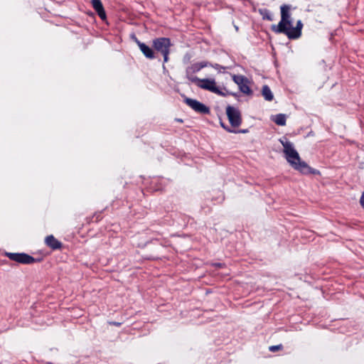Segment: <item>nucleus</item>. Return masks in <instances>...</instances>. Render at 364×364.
<instances>
[{
    "instance_id": "nucleus-1",
    "label": "nucleus",
    "mask_w": 364,
    "mask_h": 364,
    "mask_svg": "<svg viewBox=\"0 0 364 364\" xmlns=\"http://www.w3.org/2000/svg\"><path fill=\"white\" fill-rule=\"evenodd\" d=\"M284 149L283 152L288 163L295 170L303 174L314 173V171L304 161H301L299 153L291 142L288 140L279 139Z\"/></svg>"
},
{
    "instance_id": "nucleus-2",
    "label": "nucleus",
    "mask_w": 364,
    "mask_h": 364,
    "mask_svg": "<svg viewBox=\"0 0 364 364\" xmlns=\"http://www.w3.org/2000/svg\"><path fill=\"white\" fill-rule=\"evenodd\" d=\"M188 80L195 83L198 87L210 91L215 94L221 96H226L228 94V92H223L217 87L214 79H200L197 77H188Z\"/></svg>"
},
{
    "instance_id": "nucleus-3",
    "label": "nucleus",
    "mask_w": 364,
    "mask_h": 364,
    "mask_svg": "<svg viewBox=\"0 0 364 364\" xmlns=\"http://www.w3.org/2000/svg\"><path fill=\"white\" fill-rule=\"evenodd\" d=\"M281 21L278 25H272V30L277 33H283L286 32L288 26H291L290 17V6L289 5H282L281 6Z\"/></svg>"
},
{
    "instance_id": "nucleus-4",
    "label": "nucleus",
    "mask_w": 364,
    "mask_h": 364,
    "mask_svg": "<svg viewBox=\"0 0 364 364\" xmlns=\"http://www.w3.org/2000/svg\"><path fill=\"white\" fill-rule=\"evenodd\" d=\"M152 46L156 52L161 53L164 57V62L167 63L170 49L172 46L170 38L165 37L156 38L153 40Z\"/></svg>"
},
{
    "instance_id": "nucleus-5",
    "label": "nucleus",
    "mask_w": 364,
    "mask_h": 364,
    "mask_svg": "<svg viewBox=\"0 0 364 364\" xmlns=\"http://www.w3.org/2000/svg\"><path fill=\"white\" fill-rule=\"evenodd\" d=\"M5 255L11 260L23 264H30L36 262H40L41 261V258H34L26 253L6 252Z\"/></svg>"
},
{
    "instance_id": "nucleus-6",
    "label": "nucleus",
    "mask_w": 364,
    "mask_h": 364,
    "mask_svg": "<svg viewBox=\"0 0 364 364\" xmlns=\"http://www.w3.org/2000/svg\"><path fill=\"white\" fill-rule=\"evenodd\" d=\"M226 114L232 127H238L240 126L242 124V115L237 108L228 105L226 107Z\"/></svg>"
},
{
    "instance_id": "nucleus-7",
    "label": "nucleus",
    "mask_w": 364,
    "mask_h": 364,
    "mask_svg": "<svg viewBox=\"0 0 364 364\" xmlns=\"http://www.w3.org/2000/svg\"><path fill=\"white\" fill-rule=\"evenodd\" d=\"M184 102L196 112L201 114H208L210 112V109L207 106L196 100L185 97Z\"/></svg>"
},
{
    "instance_id": "nucleus-8",
    "label": "nucleus",
    "mask_w": 364,
    "mask_h": 364,
    "mask_svg": "<svg viewBox=\"0 0 364 364\" xmlns=\"http://www.w3.org/2000/svg\"><path fill=\"white\" fill-rule=\"evenodd\" d=\"M233 81L239 86L240 90L247 95L252 93L247 79L243 75H233Z\"/></svg>"
},
{
    "instance_id": "nucleus-9",
    "label": "nucleus",
    "mask_w": 364,
    "mask_h": 364,
    "mask_svg": "<svg viewBox=\"0 0 364 364\" xmlns=\"http://www.w3.org/2000/svg\"><path fill=\"white\" fill-rule=\"evenodd\" d=\"M303 24L301 21H298L296 27L288 26L284 33L289 39H296L301 35Z\"/></svg>"
},
{
    "instance_id": "nucleus-10",
    "label": "nucleus",
    "mask_w": 364,
    "mask_h": 364,
    "mask_svg": "<svg viewBox=\"0 0 364 364\" xmlns=\"http://www.w3.org/2000/svg\"><path fill=\"white\" fill-rule=\"evenodd\" d=\"M209 63L206 61L199 62L191 65L186 69L187 77H191L193 73L199 72L203 68L208 66Z\"/></svg>"
},
{
    "instance_id": "nucleus-11",
    "label": "nucleus",
    "mask_w": 364,
    "mask_h": 364,
    "mask_svg": "<svg viewBox=\"0 0 364 364\" xmlns=\"http://www.w3.org/2000/svg\"><path fill=\"white\" fill-rule=\"evenodd\" d=\"M140 50L144 55V56L149 59H154L155 58V54L154 50L146 45L144 43H141L139 41H136Z\"/></svg>"
},
{
    "instance_id": "nucleus-12",
    "label": "nucleus",
    "mask_w": 364,
    "mask_h": 364,
    "mask_svg": "<svg viewBox=\"0 0 364 364\" xmlns=\"http://www.w3.org/2000/svg\"><path fill=\"white\" fill-rule=\"evenodd\" d=\"M45 242L48 247L53 250H60L62 247V243L53 235L47 236L45 239Z\"/></svg>"
},
{
    "instance_id": "nucleus-13",
    "label": "nucleus",
    "mask_w": 364,
    "mask_h": 364,
    "mask_svg": "<svg viewBox=\"0 0 364 364\" xmlns=\"http://www.w3.org/2000/svg\"><path fill=\"white\" fill-rule=\"evenodd\" d=\"M92 6L102 19L106 18V13L101 0H92Z\"/></svg>"
},
{
    "instance_id": "nucleus-14",
    "label": "nucleus",
    "mask_w": 364,
    "mask_h": 364,
    "mask_svg": "<svg viewBox=\"0 0 364 364\" xmlns=\"http://www.w3.org/2000/svg\"><path fill=\"white\" fill-rule=\"evenodd\" d=\"M262 94L264 98L267 101H272L274 95L268 85H264L262 89Z\"/></svg>"
},
{
    "instance_id": "nucleus-15",
    "label": "nucleus",
    "mask_w": 364,
    "mask_h": 364,
    "mask_svg": "<svg viewBox=\"0 0 364 364\" xmlns=\"http://www.w3.org/2000/svg\"><path fill=\"white\" fill-rule=\"evenodd\" d=\"M273 121L277 125L284 126L287 121L286 115L284 114H278L274 117Z\"/></svg>"
},
{
    "instance_id": "nucleus-16",
    "label": "nucleus",
    "mask_w": 364,
    "mask_h": 364,
    "mask_svg": "<svg viewBox=\"0 0 364 364\" xmlns=\"http://www.w3.org/2000/svg\"><path fill=\"white\" fill-rule=\"evenodd\" d=\"M260 14L262 16L263 19L272 21L273 16L267 9L259 10Z\"/></svg>"
},
{
    "instance_id": "nucleus-17",
    "label": "nucleus",
    "mask_w": 364,
    "mask_h": 364,
    "mask_svg": "<svg viewBox=\"0 0 364 364\" xmlns=\"http://www.w3.org/2000/svg\"><path fill=\"white\" fill-rule=\"evenodd\" d=\"M283 349V346L282 344H279L277 346H271L269 347V350L271 352H277Z\"/></svg>"
},
{
    "instance_id": "nucleus-18",
    "label": "nucleus",
    "mask_w": 364,
    "mask_h": 364,
    "mask_svg": "<svg viewBox=\"0 0 364 364\" xmlns=\"http://www.w3.org/2000/svg\"><path fill=\"white\" fill-rule=\"evenodd\" d=\"M221 126L228 132L230 133L235 132V131L231 129L230 127L225 126L223 122L220 123Z\"/></svg>"
},
{
    "instance_id": "nucleus-19",
    "label": "nucleus",
    "mask_w": 364,
    "mask_h": 364,
    "mask_svg": "<svg viewBox=\"0 0 364 364\" xmlns=\"http://www.w3.org/2000/svg\"><path fill=\"white\" fill-rule=\"evenodd\" d=\"M108 323L111 326H120L122 323L116 321H109Z\"/></svg>"
},
{
    "instance_id": "nucleus-20",
    "label": "nucleus",
    "mask_w": 364,
    "mask_h": 364,
    "mask_svg": "<svg viewBox=\"0 0 364 364\" xmlns=\"http://www.w3.org/2000/svg\"><path fill=\"white\" fill-rule=\"evenodd\" d=\"M360 205L364 208V192L362 193V196L360 199Z\"/></svg>"
},
{
    "instance_id": "nucleus-21",
    "label": "nucleus",
    "mask_w": 364,
    "mask_h": 364,
    "mask_svg": "<svg viewBox=\"0 0 364 364\" xmlns=\"http://www.w3.org/2000/svg\"><path fill=\"white\" fill-rule=\"evenodd\" d=\"M247 131L246 130H240V131H235V133H245Z\"/></svg>"
},
{
    "instance_id": "nucleus-22",
    "label": "nucleus",
    "mask_w": 364,
    "mask_h": 364,
    "mask_svg": "<svg viewBox=\"0 0 364 364\" xmlns=\"http://www.w3.org/2000/svg\"><path fill=\"white\" fill-rule=\"evenodd\" d=\"M215 265L218 266V267H222L223 264L218 263V264H215Z\"/></svg>"
},
{
    "instance_id": "nucleus-23",
    "label": "nucleus",
    "mask_w": 364,
    "mask_h": 364,
    "mask_svg": "<svg viewBox=\"0 0 364 364\" xmlns=\"http://www.w3.org/2000/svg\"><path fill=\"white\" fill-rule=\"evenodd\" d=\"M177 120H178V122H183L182 119H177Z\"/></svg>"
}]
</instances>
